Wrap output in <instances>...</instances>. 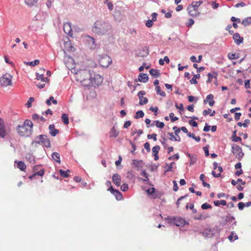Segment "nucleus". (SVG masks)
<instances>
[{
  "mask_svg": "<svg viewBox=\"0 0 251 251\" xmlns=\"http://www.w3.org/2000/svg\"><path fill=\"white\" fill-rule=\"evenodd\" d=\"M228 57L230 60H233L239 58L238 54L231 52H230L228 54Z\"/></svg>",
  "mask_w": 251,
  "mask_h": 251,
  "instance_id": "38",
  "label": "nucleus"
},
{
  "mask_svg": "<svg viewBox=\"0 0 251 251\" xmlns=\"http://www.w3.org/2000/svg\"><path fill=\"white\" fill-rule=\"evenodd\" d=\"M44 174V171L43 170H41L38 172H37L34 174V175H38L39 176H42Z\"/></svg>",
  "mask_w": 251,
  "mask_h": 251,
  "instance_id": "60",
  "label": "nucleus"
},
{
  "mask_svg": "<svg viewBox=\"0 0 251 251\" xmlns=\"http://www.w3.org/2000/svg\"><path fill=\"white\" fill-rule=\"evenodd\" d=\"M242 24L245 26H247L251 25V17H248L242 21Z\"/></svg>",
  "mask_w": 251,
  "mask_h": 251,
  "instance_id": "24",
  "label": "nucleus"
},
{
  "mask_svg": "<svg viewBox=\"0 0 251 251\" xmlns=\"http://www.w3.org/2000/svg\"><path fill=\"white\" fill-rule=\"evenodd\" d=\"M17 167L21 171H24L26 168V165L23 161H21L18 162Z\"/></svg>",
  "mask_w": 251,
  "mask_h": 251,
  "instance_id": "30",
  "label": "nucleus"
},
{
  "mask_svg": "<svg viewBox=\"0 0 251 251\" xmlns=\"http://www.w3.org/2000/svg\"><path fill=\"white\" fill-rule=\"evenodd\" d=\"M201 207L202 209H207L208 208H211L212 207L210 204L205 202L201 205Z\"/></svg>",
  "mask_w": 251,
  "mask_h": 251,
  "instance_id": "50",
  "label": "nucleus"
},
{
  "mask_svg": "<svg viewBox=\"0 0 251 251\" xmlns=\"http://www.w3.org/2000/svg\"><path fill=\"white\" fill-rule=\"evenodd\" d=\"M34 142L38 144L42 143L45 147L49 148L50 147V143L48 137L45 135H40L36 137Z\"/></svg>",
  "mask_w": 251,
  "mask_h": 251,
  "instance_id": "5",
  "label": "nucleus"
},
{
  "mask_svg": "<svg viewBox=\"0 0 251 251\" xmlns=\"http://www.w3.org/2000/svg\"><path fill=\"white\" fill-rule=\"evenodd\" d=\"M233 38L237 45L240 44L243 41V38L240 37L239 34L237 33L233 34Z\"/></svg>",
  "mask_w": 251,
  "mask_h": 251,
  "instance_id": "17",
  "label": "nucleus"
},
{
  "mask_svg": "<svg viewBox=\"0 0 251 251\" xmlns=\"http://www.w3.org/2000/svg\"><path fill=\"white\" fill-rule=\"evenodd\" d=\"M37 79L41 80L43 82H47L48 81V77H44L43 74H37Z\"/></svg>",
  "mask_w": 251,
  "mask_h": 251,
  "instance_id": "29",
  "label": "nucleus"
},
{
  "mask_svg": "<svg viewBox=\"0 0 251 251\" xmlns=\"http://www.w3.org/2000/svg\"><path fill=\"white\" fill-rule=\"evenodd\" d=\"M173 190L175 192L177 191L178 189V187L177 186V183L176 181L174 180L173 181Z\"/></svg>",
  "mask_w": 251,
  "mask_h": 251,
  "instance_id": "56",
  "label": "nucleus"
},
{
  "mask_svg": "<svg viewBox=\"0 0 251 251\" xmlns=\"http://www.w3.org/2000/svg\"><path fill=\"white\" fill-rule=\"evenodd\" d=\"M144 116V113L142 110L138 111L136 113V115L134 116L135 119H138L139 118H142Z\"/></svg>",
  "mask_w": 251,
  "mask_h": 251,
  "instance_id": "40",
  "label": "nucleus"
},
{
  "mask_svg": "<svg viewBox=\"0 0 251 251\" xmlns=\"http://www.w3.org/2000/svg\"><path fill=\"white\" fill-rule=\"evenodd\" d=\"M149 72L151 75L156 77H157L160 75V73H159V71L157 70L151 69L149 71Z\"/></svg>",
  "mask_w": 251,
  "mask_h": 251,
  "instance_id": "28",
  "label": "nucleus"
},
{
  "mask_svg": "<svg viewBox=\"0 0 251 251\" xmlns=\"http://www.w3.org/2000/svg\"><path fill=\"white\" fill-rule=\"evenodd\" d=\"M38 0H25V2L26 5L29 6H32L34 5L35 3H36Z\"/></svg>",
  "mask_w": 251,
  "mask_h": 251,
  "instance_id": "34",
  "label": "nucleus"
},
{
  "mask_svg": "<svg viewBox=\"0 0 251 251\" xmlns=\"http://www.w3.org/2000/svg\"><path fill=\"white\" fill-rule=\"evenodd\" d=\"M25 158L30 163H35V159L34 156L31 153H27L25 155Z\"/></svg>",
  "mask_w": 251,
  "mask_h": 251,
  "instance_id": "25",
  "label": "nucleus"
},
{
  "mask_svg": "<svg viewBox=\"0 0 251 251\" xmlns=\"http://www.w3.org/2000/svg\"><path fill=\"white\" fill-rule=\"evenodd\" d=\"M64 31L69 36H73L72 29L70 23H66L64 25Z\"/></svg>",
  "mask_w": 251,
  "mask_h": 251,
  "instance_id": "14",
  "label": "nucleus"
},
{
  "mask_svg": "<svg viewBox=\"0 0 251 251\" xmlns=\"http://www.w3.org/2000/svg\"><path fill=\"white\" fill-rule=\"evenodd\" d=\"M160 149V146H155L152 149V152L153 155L158 154V151Z\"/></svg>",
  "mask_w": 251,
  "mask_h": 251,
  "instance_id": "39",
  "label": "nucleus"
},
{
  "mask_svg": "<svg viewBox=\"0 0 251 251\" xmlns=\"http://www.w3.org/2000/svg\"><path fill=\"white\" fill-rule=\"evenodd\" d=\"M108 190H109L110 192L115 196L116 200H120L122 199V195L118 190L114 189L112 186H111Z\"/></svg>",
  "mask_w": 251,
  "mask_h": 251,
  "instance_id": "15",
  "label": "nucleus"
},
{
  "mask_svg": "<svg viewBox=\"0 0 251 251\" xmlns=\"http://www.w3.org/2000/svg\"><path fill=\"white\" fill-rule=\"evenodd\" d=\"M156 126L160 128H162L164 126V124L163 122H159V121H155Z\"/></svg>",
  "mask_w": 251,
  "mask_h": 251,
  "instance_id": "45",
  "label": "nucleus"
},
{
  "mask_svg": "<svg viewBox=\"0 0 251 251\" xmlns=\"http://www.w3.org/2000/svg\"><path fill=\"white\" fill-rule=\"evenodd\" d=\"M158 15L157 13H153L151 14V20H152L153 22L156 21L157 20L156 17Z\"/></svg>",
  "mask_w": 251,
  "mask_h": 251,
  "instance_id": "61",
  "label": "nucleus"
},
{
  "mask_svg": "<svg viewBox=\"0 0 251 251\" xmlns=\"http://www.w3.org/2000/svg\"><path fill=\"white\" fill-rule=\"evenodd\" d=\"M119 134V131L116 129L114 127H113L109 132L110 137H116L118 136Z\"/></svg>",
  "mask_w": 251,
  "mask_h": 251,
  "instance_id": "23",
  "label": "nucleus"
},
{
  "mask_svg": "<svg viewBox=\"0 0 251 251\" xmlns=\"http://www.w3.org/2000/svg\"><path fill=\"white\" fill-rule=\"evenodd\" d=\"M187 156L190 158V165H194L197 161V156L195 154H190L189 153L187 154Z\"/></svg>",
  "mask_w": 251,
  "mask_h": 251,
  "instance_id": "22",
  "label": "nucleus"
},
{
  "mask_svg": "<svg viewBox=\"0 0 251 251\" xmlns=\"http://www.w3.org/2000/svg\"><path fill=\"white\" fill-rule=\"evenodd\" d=\"M155 188L153 187L150 188L147 190V193L149 194H152L154 192Z\"/></svg>",
  "mask_w": 251,
  "mask_h": 251,
  "instance_id": "63",
  "label": "nucleus"
},
{
  "mask_svg": "<svg viewBox=\"0 0 251 251\" xmlns=\"http://www.w3.org/2000/svg\"><path fill=\"white\" fill-rule=\"evenodd\" d=\"M174 164V162L171 163L169 165H168V164H166V165L168 166V168L166 170L165 172H171L172 171V168L173 167V165Z\"/></svg>",
  "mask_w": 251,
  "mask_h": 251,
  "instance_id": "48",
  "label": "nucleus"
},
{
  "mask_svg": "<svg viewBox=\"0 0 251 251\" xmlns=\"http://www.w3.org/2000/svg\"><path fill=\"white\" fill-rule=\"evenodd\" d=\"M156 93L157 94L160 95V96L162 97H165L166 96V94L164 92H163L162 90H161V88L159 86H157L155 87Z\"/></svg>",
  "mask_w": 251,
  "mask_h": 251,
  "instance_id": "36",
  "label": "nucleus"
},
{
  "mask_svg": "<svg viewBox=\"0 0 251 251\" xmlns=\"http://www.w3.org/2000/svg\"><path fill=\"white\" fill-rule=\"evenodd\" d=\"M174 114L173 113H170L169 114V117H170V118L171 119V121L173 122H175V121H176V120H178V118L177 117H174Z\"/></svg>",
  "mask_w": 251,
  "mask_h": 251,
  "instance_id": "52",
  "label": "nucleus"
},
{
  "mask_svg": "<svg viewBox=\"0 0 251 251\" xmlns=\"http://www.w3.org/2000/svg\"><path fill=\"white\" fill-rule=\"evenodd\" d=\"M11 79L12 76L10 74H6L3 75L0 78V85L2 87L11 85L12 84Z\"/></svg>",
  "mask_w": 251,
  "mask_h": 251,
  "instance_id": "6",
  "label": "nucleus"
},
{
  "mask_svg": "<svg viewBox=\"0 0 251 251\" xmlns=\"http://www.w3.org/2000/svg\"><path fill=\"white\" fill-rule=\"evenodd\" d=\"M156 136V134L153 133L152 134H148L147 137L148 139H152L154 141H156L157 140Z\"/></svg>",
  "mask_w": 251,
  "mask_h": 251,
  "instance_id": "47",
  "label": "nucleus"
},
{
  "mask_svg": "<svg viewBox=\"0 0 251 251\" xmlns=\"http://www.w3.org/2000/svg\"><path fill=\"white\" fill-rule=\"evenodd\" d=\"M200 77V74L195 75H194L192 79L190 80V82L191 84H197L198 81L197 79H199Z\"/></svg>",
  "mask_w": 251,
  "mask_h": 251,
  "instance_id": "33",
  "label": "nucleus"
},
{
  "mask_svg": "<svg viewBox=\"0 0 251 251\" xmlns=\"http://www.w3.org/2000/svg\"><path fill=\"white\" fill-rule=\"evenodd\" d=\"M34 98L33 97H30L29 98L28 100L27 101V102L26 103V106L27 107H30L31 106L32 104V102L34 101Z\"/></svg>",
  "mask_w": 251,
  "mask_h": 251,
  "instance_id": "46",
  "label": "nucleus"
},
{
  "mask_svg": "<svg viewBox=\"0 0 251 251\" xmlns=\"http://www.w3.org/2000/svg\"><path fill=\"white\" fill-rule=\"evenodd\" d=\"M202 3V1L200 0L193 1L192 3L189 5L187 8L189 14L193 17H197L200 13L198 11V7Z\"/></svg>",
  "mask_w": 251,
  "mask_h": 251,
  "instance_id": "4",
  "label": "nucleus"
},
{
  "mask_svg": "<svg viewBox=\"0 0 251 251\" xmlns=\"http://www.w3.org/2000/svg\"><path fill=\"white\" fill-rule=\"evenodd\" d=\"M99 61L100 65L103 67H107L112 63L111 58L106 54L100 55Z\"/></svg>",
  "mask_w": 251,
  "mask_h": 251,
  "instance_id": "7",
  "label": "nucleus"
},
{
  "mask_svg": "<svg viewBox=\"0 0 251 251\" xmlns=\"http://www.w3.org/2000/svg\"><path fill=\"white\" fill-rule=\"evenodd\" d=\"M144 148L148 152L151 151L150 145L148 142H146L144 144Z\"/></svg>",
  "mask_w": 251,
  "mask_h": 251,
  "instance_id": "53",
  "label": "nucleus"
},
{
  "mask_svg": "<svg viewBox=\"0 0 251 251\" xmlns=\"http://www.w3.org/2000/svg\"><path fill=\"white\" fill-rule=\"evenodd\" d=\"M40 61L38 59L35 60L31 62H24V63L27 65L31 66L32 67H34L36 65H37L39 64Z\"/></svg>",
  "mask_w": 251,
  "mask_h": 251,
  "instance_id": "26",
  "label": "nucleus"
},
{
  "mask_svg": "<svg viewBox=\"0 0 251 251\" xmlns=\"http://www.w3.org/2000/svg\"><path fill=\"white\" fill-rule=\"evenodd\" d=\"M232 152L233 153L236 154V157L238 159H240L244 156V153L243 152L241 148L238 145L232 146Z\"/></svg>",
  "mask_w": 251,
  "mask_h": 251,
  "instance_id": "10",
  "label": "nucleus"
},
{
  "mask_svg": "<svg viewBox=\"0 0 251 251\" xmlns=\"http://www.w3.org/2000/svg\"><path fill=\"white\" fill-rule=\"evenodd\" d=\"M168 135L169 136V139L171 140H175V139L176 137L174 135L173 133L172 132H169L168 133Z\"/></svg>",
  "mask_w": 251,
  "mask_h": 251,
  "instance_id": "64",
  "label": "nucleus"
},
{
  "mask_svg": "<svg viewBox=\"0 0 251 251\" xmlns=\"http://www.w3.org/2000/svg\"><path fill=\"white\" fill-rule=\"evenodd\" d=\"M103 78L100 75L98 74L92 75L91 81L92 83L91 86H99L101 84Z\"/></svg>",
  "mask_w": 251,
  "mask_h": 251,
  "instance_id": "9",
  "label": "nucleus"
},
{
  "mask_svg": "<svg viewBox=\"0 0 251 251\" xmlns=\"http://www.w3.org/2000/svg\"><path fill=\"white\" fill-rule=\"evenodd\" d=\"M232 140L234 142H238L241 140V138L236 136V131H235L232 136Z\"/></svg>",
  "mask_w": 251,
  "mask_h": 251,
  "instance_id": "41",
  "label": "nucleus"
},
{
  "mask_svg": "<svg viewBox=\"0 0 251 251\" xmlns=\"http://www.w3.org/2000/svg\"><path fill=\"white\" fill-rule=\"evenodd\" d=\"M238 206L240 210H242L245 206V204L242 202H240L238 203Z\"/></svg>",
  "mask_w": 251,
  "mask_h": 251,
  "instance_id": "55",
  "label": "nucleus"
},
{
  "mask_svg": "<svg viewBox=\"0 0 251 251\" xmlns=\"http://www.w3.org/2000/svg\"><path fill=\"white\" fill-rule=\"evenodd\" d=\"M61 119L64 124L68 125L69 124V118L68 115L67 114L63 113L62 115Z\"/></svg>",
  "mask_w": 251,
  "mask_h": 251,
  "instance_id": "31",
  "label": "nucleus"
},
{
  "mask_svg": "<svg viewBox=\"0 0 251 251\" xmlns=\"http://www.w3.org/2000/svg\"><path fill=\"white\" fill-rule=\"evenodd\" d=\"M128 189V185L126 183H124L122 184L121 186V189L123 191H126Z\"/></svg>",
  "mask_w": 251,
  "mask_h": 251,
  "instance_id": "49",
  "label": "nucleus"
},
{
  "mask_svg": "<svg viewBox=\"0 0 251 251\" xmlns=\"http://www.w3.org/2000/svg\"><path fill=\"white\" fill-rule=\"evenodd\" d=\"M74 70L76 81L79 82L84 87H89L92 85V74L87 69Z\"/></svg>",
  "mask_w": 251,
  "mask_h": 251,
  "instance_id": "2",
  "label": "nucleus"
},
{
  "mask_svg": "<svg viewBox=\"0 0 251 251\" xmlns=\"http://www.w3.org/2000/svg\"><path fill=\"white\" fill-rule=\"evenodd\" d=\"M168 223L173 224L177 226H182L185 225V221L180 217H176L174 218H168L166 219Z\"/></svg>",
  "mask_w": 251,
  "mask_h": 251,
  "instance_id": "8",
  "label": "nucleus"
},
{
  "mask_svg": "<svg viewBox=\"0 0 251 251\" xmlns=\"http://www.w3.org/2000/svg\"><path fill=\"white\" fill-rule=\"evenodd\" d=\"M233 237L235 238V240H237L238 239V236L236 234V233L232 231L231 232L230 235L228 236V239L230 241H232Z\"/></svg>",
  "mask_w": 251,
  "mask_h": 251,
  "instance_id": "44",
  "label": "nucleus"
},
{
  "mask_svg": "<svg viewBox=\"0 0 251 251\" xmlns=\"http://www.w3.org/2000/svg\"><path fill=\"white\" fill-rule=\"evenodd\" d=\"M217 75V74L215 73H213V74L209 73L207 75L208 76V80L207 82L210 83L212 81V79L213 77H215Z\"/></svg>",
  "mask_w": 251,
  "mask_h": 251,
  "instance_id": "43",
  "label": "nucleus"
},
{
  "mask_svg": "<svg viewBox=\"0 0 251 251\" xmlns=\"http://www.w3.org/2000/svg\"><path fill=\"white\" fill-rule=\"evenodd\" d=\"M33 124L31 121L26 120L22 126L19 125L17 130L21 136H28L32 132Z\"/></svg>",
  "mask_w": 251,
  "mask_h": 251,
  "instance_id": "3",
  "label": "nucleus"
},
{
  "mask_svg": "<svg viewBox=\"0 0 251 251\" xmlns=\"http://www.w3.org/2000/svg\"><path fill=\"white\" fill-rule=\"evenodd\" d=\"M149 80L148 76L147 74L140 73L138 76V80L144 83L147 82Z\"/></svg>",
  "mask_w": 251,
  "mask_h": 251,
  "instance_id": "20",
  "label": "nucleus"
},
{
  "mask_svg": "<svg viewBox=\"0 0 251 251\" xmlns=\"http://www.w3.org/2000/svg\"><path fill=\"white\" fill-rule=\"evenodd\" d=\"M209 114H210V116H213L215 114V111L214 110L212 111V110L211 109H208L207 110H203V114L204 116H206V115H207Z\"/></svg>",
  "mask_w": 251,
  "mask_h": 251,
  "instance_id": "32",
  "label": "nucleus"
},
{
  "mask_svg": "<svg viewBox=\"0 0 251 251\" xmlns=\"http://www.w3.org/2000/svg\"><path fill=\"white\" fill-rule=\"evenodd\" d=\"M93 33L98 35H109L112 33L113 29L111 24L102 20L96 21L92 28Z\"/></svg>",
  "mask_w": 251,
  "mask_h": 251,
  "instance_id": "1",
  "label": "nucleus"
},
{
  "mask_svg": "<svg viewBox=\"0 0 251 251\" xmlns=\"http://www.w3.org/2000/svg\"><path fill=\"white\" fill-rule=\"evenodd\" d=\"M214 204L215 206H219L220 204L222 205H226V202L225 200H221V201H214Z\"/></svg>",
  "mask_w": 251,
  "mask_h": 251,
  "instance_id": "35",
  "label": "nucleus"
},
{
  "mask_svg": "<svg viewBox=\"0 0 251 251\" xmlns=\"http://www.w3.org/2000/svg\"><path fill=\"white\" fill-rule=\"evenodd\" d=\"M179 158L178 154H175L174 155L170 156L168 158L169 160H172L173 159H178Z\"/></svg>",
  "mask_w": 251,
  "mask_h": 251,
  "instance_id": "59",
  "label": "nucleus"
},
{
  "mask_svg": "<svg viewBox=\"0 0 251 251\" xmlns=\"http://www.w3.org/2000/svg\"><path fill=\"white\" fill-rule=\"evenodd\" d=\"M173 130H174L175 131V133L176 135H178V133L180 132V128H179L178 127H177V126H174L173 127Z\"/></svg>",
  "mask_w": 251,
  "mask_h": 251,
  "instance_id": "58",
  "label": "nucleus"
},
{
  "mask_svg": "<svg viewBox=\"0 0 251 251\" xmlns=\"http://www.w3.org/2000/svg\"><path fill=\"white\" fill-rule=\"evenodd\" d=\"M51 157L55 161L60 163V154L56 152L52 153Z\"/></svg>",
  "mask_w": 251,
  "mask_h": 251,
  "instance_id": "27",
  "label": "nucleus"
},
{
  "mask_svg": "<svg viewBox=\"0 0 251 251\" xmlns=\"http://www.w3.org/2000/svg\"><path fill=\"white\" fill-rule=\"evenodd\" d=\"M153 21L151 20H148L146 23V25L148 27H151L153 25Z\"/></svg>",
  "mask_w": 251,
  "mask_h": 251,
  "instance_id": "51",
  "label": "nucleus"
},
{
  "mask_svg": "<svg viewBox=\"0 0 251 251\" xmlns=\"http://www.w3.org/2000/svg\"><path fill=\"white\" fill-rule=\"evenodd\" d=\"M189 124L193 127H197L198 126L197 123L196 121L193 120H190L189 121Z\"/></svg>",
  "mask_w": 251,
  "mask_h": 251,
  "instance_id": "57",
  "label": "nucleus"
},
{
  "mask_svg": "<svg viewBox=\"0 0 251 251\" xmlns=\"http://www.w3.org/2000/svg\"><path fill=\"white\" fill-rule=\"evenodd\" d=\"M145 94L146 92L144 91H140L138 94L139 99V104L140 105H144L148 103V99L146 97H143Z\"/></svg>",
  "mask_w": 251,
  "mask_h": 251,
  "instance_id": "11",
  "label": "nucleus"
},
{
  "mask_svg": "<svg viewBox=\"0 0 251 251\" xmlns=\"http://www.w3.org/2000/svg\"><path fill=\"white\" fill-rule=\"evenodd\" d=\"M149 66H147V64L146 63H144L142 66L139 67V71L140 72H142L144 71V68H146V69H149Z\"/></svg>",
  "mask_w": 251,
  "mask_h": 251,
  "instance_id": "54",
  "label": "nucleus"
},
{
  "mask_svg": "<svg viewBox=\"0 0 251 251\" xmlns=\"http://www.w3.org/2000/svg\"><path fill=\"white\" fill-rule=\"evenodd\" d=\"M187 136L189 137H191L194 139H195L197 142H200L201 141V138L199 136L196 137L194 134L191 133L190 132L188 133Z\"/></svg>",
  "mask_w": 251,
  "mask_h": 251,
  "instance_id": "37",
  "label": "nucleus"
},
{
  "mask_svg": "<svg viewBox=\"0 0 251 251\" xmlns=\"http://www.w3.org/2000/svg\"><path fill=\"white\" fill-rule=\"evenodd\" d=\"M36 83V86L40 89H41V88H43L45 86V84L44 83V82H43V83H37V82H35Z\"/></svg>",
  "mask_w": 251,
  "mask_h": 251,
  "instance_id": "62",
  "label": "nucleus"
},
{
  "mask_svg": "<svg viewBox=\"0 0 251 251\" xmlns=\"http://www.w3.org/2000/svg\"><path fill=\"white\" fill-rule=\"evenodd\" d=\"M86 41L91 49H95L96 48V44H95V41L94 38L88 36L86 38Z\"/></svg>",
  "mask_w": 251,
  "mask_h": 251,
  "instance_id": "13",
  "label": "nucleus"
},
{
  "mask_svg": "<svg viewBox=\"0 0 251 251\" xmlns=\"http://www.w3.org/2000/svg\"><path fill=\"white\" fill-rule=\"evenodd\" d=\"M7 132L5 129V126L2 119L0 118V138H4Z\"/></svg>",
  "mask_w": 251,
  "mask_h": 251,
  "instance_id": "12",
  "label": "nucleus"
},
{
  "mask_svg": "<svg viewBox=\"0 0 251 251\" xmlns=\"http://www.w3.org/2000/svg\"><path fill=\"white\" fill-rule=\"evenodd\" d=\"M214 96L212 94H209L207 96L206 99L204 100V102L206 103L209 100V105L210 106L214 105L215 101L213 100Z\"/></svg>",
  "mask_w": 251,
  "mask_h": 251,
  "instance_id": "21",
  "label": "nucleus"
},
{
  "mask_svg": "<svg viewBox=\"0 0 251 251\" xmlns=\"http://www.w3.org/2000/svg\"><path fill=\"white\" fill-rule=\"evenodd\" d=\"M132 164L137 168L139 170L144 166V163L142 160H133Z\"/></svg>",
  "mask_w": 251,
  "mask_h": 251,
  "instance_id": "19",
  "label": "nucleus"
},
{
  "mask_svg": "<svg viewBox=\"0 0 251 251\" xmlns=\"http://www.w3.org/2000/svg\"><path fill=\"white\" fill-rule=\"evenodd\" d=\"M59 172H60V175L62 176H63L64 177H67L69 176L68 173L70 172V171L69 170H68L66 171H64L62 170H60Z\"/></svg>",
  "mask_w": 251,
  "mask_h": 251,
  "instance_id": "42",
  "label": "nucleus"
},
{
  "mask_svg": "<svg viewBox=\"0 0 251 251\" xmlns=\"http://www.w3.org/2000/svg\"><path fill=\"white\" fill-rule=\"evenodd\" d=\"M113 182L117 186H120L121 183V176L118 174L113 175L112 176Z\"/></svg>",
  "mask_w": 251,
  "mask_h": 251,
  "instance_id": "16",
  "label": "nucleus"
},
{
  "mask_svg": "<svg viewBox=\"0 0 251 251\" xmlns=\"http://www.w3.org/2000/svg\"><path fill=\"white\" fill-rule=\"evenodd\" d=\"M49 129L50 133L52 136H55L59 133V130L55 128L54 125H50Z\"/></svg>",
  "mask_w": 251,
  "mask_h": 251,
  "instance_id": "18",
  "label": "nucleus"
}]
</instances>
